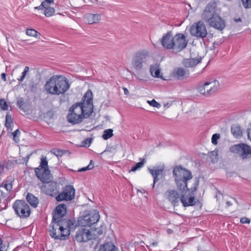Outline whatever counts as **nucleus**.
I'll return each mask as SVG.
<instances>
[{
	"mask_svg": "<svg viewBox=\"0 0 251 251\" xmlns=\"http://www.w3.org/2000/svg\"><path fill=\"white\" fill-rule=\"evenodd\" d=\"M0 107L3 110H6L7 109L8 106L4 99H0Z\"/></svg>",
	"mask_w": 251,
	"mask_h": 251,
	"instance_id": "nucleus-42",
	"label": "nucleus"
},
{
	"mask_svg": "<svg viewBox=\"0 0 251 251\" xmlns=\"http://www.w3.org/2000/svg\"><path fill=\"white\" fill-rule=\"evenodd\" d=\"M165 197L166 199L171 202L174 205H177L180 201L181 194L175 190H168L165 192Z\"/></svg>",
	"mask_w": 251,
	"mask_h": 251,
	"instance_id": "nucleus-16",
	"label": "nucleus"
},
{
	"mask_svg": "<svg viewBox=\"0 0 251 251\" xmlns=\"http://www.w3.org/2000/svg\"><path fill=\"white\" fill-rule=\"evenodd\" d=\"M69 87L70 84L66 77L57 75L51 76L44 86L47 93L55 95L65 93Z\"/></svg>",
	"mask_w": 251,
	"mask_h": 251,
	"instance_id": "nucleus-3",
	"label": "nucleus"
},
{
	"mask_svg": "<svg viewBox=\"0 0 251 251\" xmlns=\"http://www.w3.org/2000/svg\"><path fill=\"white\" fill-rule=\"evenodd\" d=\"M89 169L87 168V167H85L79 169L78 172L85 171Z\"/></svg>",
	"mask_w": 251,
	"mask_h": 251,
	"instance_id": "nucleus-56",
	"label": "nucleus"
},
{
	"mask_svg": "<svg viewBox=\"0 0 251 251\" xmlns=\"http://www.w3.org/2000/svg\"><path fill=\"white\" fill-rule=\"evenodd\" d=\"M94 167V164L93 160H90L89 164L87 166V168L91 170Z\"/></svg>",
	"mask_w": 251,
	"mask_h": 251,
	"instance_id": "nucleus-50",
	"label": "nucleus"
},
{
	"mask_svg": "<svg viewBox=\"0 0 251 251\" xmlns=\"http://www.w3.org/2000/svg\"><path fill=\"white\" fill-rule=\"evenodd\" d=\"M0 251H6V248L5 246L3 245H0Z\"/></svg>",
	"mask_w": 251,
	"mask_h": 251,
	"instance_id": "nucleus-53",
	"label": "nucleus"
},
{
	"mask_svg": "<svg viewBox=\"0 0 251 251\" xmlns=\"http://www.w3.org/2000/svg\"><path fill=\"white\" fill-rule=\"evenodd\" d=\"M28 71H29V67L28 66H26L24 69V72L22 73V76L20 77V78L18 79V81L20 82H22L24 80V79L25 78L26 74L28 72Z\"/></svg>",
	"mask_w": 251,
	"mask_h": 251,
	"instance_id": "nucleus-37",
	"label": "nucleus"
},
{
	"mask_svg": "<svg viewBox=\"0 0 251 251\" xmlns=\"http://www.w3.org/2000/svg\"><path fill=\"white\" fill-rule=\"evenodd\" d=\"M43 184H38L41 190L45 194L52 195V193L55 189L56 184L52 181V176L50 175V179L47 182L42 181Z\"/></svg>",
	"mask_w": 251,
	"mask_h": 251,
	"instance_id": "nucleus-15",
	"label": "nucleus"
},
{
	"mask_svg": "<svg viewBox=\"0 0 251 251\" xmlns=\"http://www.w3.org/2000/svg\"><path fill=\"white\" fill-rule=\"evenodd\" d=\"M188 44L185 36L182 33H177L173 37L172 49L176 52L181 51L185 49Z\"/></svg>",
	"mask_w": 251,
	"mask_h": 251,
	"instance_id": "nucleus-10",
	"label": "nucleus"
},
{
	"mask_svg": "<svg viewBox=\"0 0 251 251\" xmlns=\"http://www.w3.org/2000/svg\"><path fill=\"white\" fill-rule=\"evenodd\" d=\"M51 152L53 153L57 157H61L64 154V151L58 149H53L51 151Z\"/></svg>",
	"mask_w": 251,
	"mask_h": 251,
	"instance_id": "nucleus-36",
	"label": "nucleus"
},
{
	"mask_svg": "<svg viewBox=\"0 0 251 251\" xmlns=\"http://www.w3.org/2000/svg\"><path fill=\"white\" fill-rule=\"evenodd\" d=\"M24 101L23 98H20L18 100L17 105L20 109H23L22 107L24 105Z\"/></svg>",
	"mask_w": 251,
	"mask_h": 251,
	"instance_id": "nucleus-45",
	"label": "nucleus"
},
{
	"mask_svg": "<svg viewBox=\"0 0 251 251\" xmlns=\"http://www.w3.org/2000/svg\"><path fill=\"white\" fill-rule=\"evenodd\" d=\"M164 169L165 166L164 165L160 166H155L152 169L149 168L150 173L153 177V187H154V184L159 181V179L158 178V176L161 175Z\"/></svg>",
	"mask_w": 251,
	"mask_h": 251,
	"instance_id": "nucleus-21",
	"label": "nucleus"
},
{
	"mask_svg": "<svg viewBox=\"0 0 251 251\" xmlns=\"http://www.w3.org/2000/svg\"><path fill=\"white\" fill-rule=\"evenodd\" d=\"M207 22L210 26L219 30H223L226 25V21L221 17H210Z\"/></svg>",
	"mask_w": 251,
	"mask_h": 251,
	"instance_id": "nucleus-14",
	"label": "nucleus"
},
{
	"mask_svg": "<svg viewBox=\"0 0 251 251\" xmlns=\"http://www.w3.org/2000/svg\"><path fill=\"white\" fill-rule=\"evenodd\" d=\"M99 17H83V21L85 23L92 24L98 22L100 20Z\"/></svg>",
	"mask_w": 251,
	"mask_h": 251,
	"instance_id": "nucleus-27",
	"label": "nucleus"
},
{
	"mask_svg": "<svg viewBox=\"0 0 251 251\" xmlns=\"http://www.w3.org/2000/svg\"><path fill=\"white\" fill-rule=\"evenodd\" d=\"M13 208L20 218H27L31 213L29 206L25 201L17 200L13 204Z\"/></svg>",
	"mask_w": 251,
	"mask_h": 251,
	"instance_id": "nucleus-8",
	"label": "nucleus"
},
{
	"mask_svg": "<svg viewBox=\"0 0 251 251\" xmlns=\"http://www.w3.org/2000/svg\"><path fill=\"white\" fill-rule=\"evenodd\" d=\"M0 187H2V190H3L4 191H6L5 192L7 193V195L10 193L12 189V185L11 183H7L3 182L0 185Z\"/></svg>",
	"mask_w": 251,
	"mask_h": 251,
	"instance_id": "nucleus-30",
	"label": "nucleus"
},
{
	"mask_svg": "<svg viewBox=\"0 0 251 251\" xmlns=\"http://www.w3.org/2000/svg\"><path fill=\"white\" fill-rule=\"evenodd\" d=\"M46 251H51V250H47Z\"/></svg>",
	"mask_w": 251,
	"mask_h": 251,
	"instance_id": "nucleus-64",
	"label": "nucleus"
},
{
	"mask_svg": "<svg viewBox=\"0 0 251 251\" xmlns=\"http://www.w3.org/2000/svg\"><path fill=\"white\" fill-rule=\"evenodd\" d=\"M2 245V240L1 239V238L0 237V245Z\"/></svg>",
	"mask_w": 251,
	"mask_h": 251,
	"instance_id": "nucleus-63",
	"label": "nucleus"
},
{
	"mask_svg": "<svg viewBox=\"0 0 251 251\" xmlns=\"http://www.w3.org/2000/svg\"><path fill=\"white\" fill-rule=\"evenodd\" d=\"M150 72L151 75L156 77H160V70L155 67H151Z\"/></svg>",
	"mask_w": 251,
	"mask_h": 251,
	"instance_id": "nucleus-33",
	"label": "nucleus"
},
{
	"mask_svg": "<svg viewBox=\"0 0 251 251\" xmlns=\"http://www.w3.org/2000/svg\"><path fill=\"white\" fill-rule=\"evenodd\" d=\"M5 119V126L9 127L11 126V124L13 122V119L9 114H6Z\"/></svg>",
	"mask_w": 251,
	"mask_h": 251,
	"instance_id": "nucleus-35",
	"label": "nucleus"
},
{
	"mask_svg": "<svg viewBox=\"0 0 251 251\" xmlns=\"http://www.w3.org/2000/svg\"><path fill=\"white\" fill-rule=\"evenodd\" d=\"M157 244L158 243L157 242H153L151 243V245L152 246H156Z\"/></svg>",
	"mask_w": 251,
	"mask_h": 251,
	"instance_id": "nucleus-58",
	"label": "nucleus"
},
{
	"mask_svg": "<svg viewBox=\"0 0 251 251\" xmlns=\"http://www.w3.org/2000/svg\"><path fill=\"white\" fill-rule=\"evenodd\" d=\"M1 77L2 78V79H3L4 81H6V75L5 73H2L1 75Z\"/></svg>",
	"mask_w": 251,
	"mask_h": 251,
	"instance_id": "nucleus-54",
	"label": "nucleus"
},
{
	"mask_svg": "<svg viewBox=\"0 0 251 251\" xmlns=\"http://www.w3.org/2000/svg\"><path fill=\"white\" fill-rule=\"evenodd\" d=\"M91 232L93 235V239H96L103 233L102 230L99 228H95V229L92 230Z\"/></svg>",
	"mask_w": 251,
	"mask_h": 251,
	"instance_id": "nucleus-34",
	"label": "nucleus"
},
{
	"mask_svg": "<svg viewBox=\"0 0 251 251\" xmlns=\"http://www.w3.org/2000/svg\"><path fill=\"white\" fill-rule=\"evenodd\" d=\"M50 234L55 239L63 240L66 239L70 233V228L73 224L69 219L52 221Z\"/></svg>",
	"mask_w": 251,
	"mask_h": 251,
	"instance_id": "nucleus-4",
	"label": "nucleus"
},
{
	"mask_svg": "<svg viewBox=\"0 0 251 251\" xmlns=\"http://www.w3.org/2000/svg\"><path fill=\"white\" fill-rule=\"evenodd\" d=\"M212 153L213 154V155H215V159H217L216 158V156L217 155V152H215V151H212Z\"/></svg>",
	"mask_w": 251,
	"mask_h": 251,
	"instance_id": "nucleus-60",
	"label": "nucleus"
},
{
	"mask_svg": "<svg viewBox=\"0 0 251 251\" xmlns=\"http://www.w3.org/2000/svg\"><path fill=\"white\" fill-rule=\"evenodd\" d=\"M123 90L125 95H127L129 94V91L126 88H123Z\"/></svg>",
	"mask_w": 251,
	"mask_h": 251,
	"instance_id": "nucleus-55",
	"label": "nucleus"
},
{
	"mask_svg": "<svg viewBox=\"0 0 251 251\" xmlns=\"http://www.w3.org/2000/svg\"><path fill=\"white\" fill-rule=\"evenodd\" d=\"M113 129L109 128L103 131V134L102 136L104 140H107L113 136Z\"/></svg>",
	"mask_w": 251,
	"mask_h": 251,
	"instance_id": "nucleus-29",
	"label": "nucleus"
},
{
	"mask_svg": "<svg viewBox=\"0 0 251 251\" xmlns=\"http://www.w3.org/2000/svg\"><path fill=\"white\" fill-rule=\"evenodd\" d=\"M7 196V193L2 190V187H0V201L5 200Z\"/></svg>",
	"mask_w": 251,
	"mask_h": 251,
	"instance_id": "nucleus-43",
	"label": "nucleus"
},
{
	"mask_svg": "<svg viewBox=\"0 0 251 251\" xmlns=\"http://www.w3.org/2000/svg\"><path fill=\"white\" fill-rule=\"evenodd\" d=\"M230 151L240 157L243 159L251 157V147L245 143H240L232 146Z\"/></svg>",
	"mask_w": 251,
	"mask_h": 251,
	"instance_id": "nucleus-7",
	"label": "nucleus"
},
{
	"mask_svg": "<svg viewBox=\"0 0 251 251\" xmlns=\"http://www.w3.org/2000/svg\"><path fill=\"white\" fill-rule=\"evenodd\" d=\"M186 75V71L182 68L175 69L172 74V77L178 80L183 79Z\"/></svg>",
	"mask_w": 251,
	"mask_h": 251,
	"instance_id": "nucleus-22",
	"label": "nucleus"
},
{
	"mask_svg": "<svg viewBox=\"0 0 251 251\" xmlns=\"http://www.w3.org/2000/svg\"><path fill=\"white\" fill-rule=\"evenodd\" d=\"M26 200L33 207L35 208L37 206L39 201L38 198L30 193H28L26 196Z\"/></svg>",
	"mask_w": 251,
	"mask_h": 251,
	"instance_id": "nucleus-25",
	"label": "nucleus"
},
{
	"mask_svg": "<svg viewBox=\"0 0 251 251\" xmlns=\"http://www.w3.org/2000/svg\"><path fill=\"white\" fill-rule=\"evenodd\" d=\"M30 90L32 91H35L37 89L36 85H32L30 86Z\"/></svg>",
	"mask_w": 251,
	"mask_h": 251,
	"instance_id": "nucleus-52",
	"label": "nucleus"
},
{
	"mask_svg": "<svg viewBox=\"0 0 251 251\" xmlns=\"http://www.w3.org/2000/svg\"><path fill=\"white\" fill-rule=\"evenodd\" d=\"M226 204L228 206H229L231 205V203L229 202V201H227L226 202Z\"/></svg>",
	"mask_w": 251,
	"mask_h": 251,
	"instance_id": "nucleus-62",
	"label": "nucleus"
},
{
	"mask_svg": "<svg viewBox=\"0 0 251 251\" xmlns=\"http://www.w3.org/2000/svg\"><path fill=\"white\" fill-rule=\"evenodd\" d=\"M173 44V37L171 32H168L164 35L161 39V44L166 49H172Z\"/></svg>",
	"mask_w": 251,
	"mask_h": 251,
	"instance_id": "nucleus-20",
	"label": "nucleus"
},
{
	"mask_svg": "<svg viewBox=\"0 0 251 251\" xmlns=\"http://www.w3.org/2000/svg\"><path fill=\"white\" fill-rule=\"evenodd\" d=\"M50 5H47V6L44 9V14L45 16H53L55 13V9L50 6Z\"/></svg>",
	"mask_w": 251,
	"mask_h": 251,
	"instance_id": "nucleus-28",
	"label": "nucleus"
},
{
	"mask_svg": "<svg viewBox=\"0 0 251 251\" xmlns=\"http://www.w3.org/2000/svg\"><path fill=\"white\" fill-rule=\"evenodd\" d=\"M173 177L177 190L181 192L180 201L184 207L193 206L196 204L193 192L199 185V180L196 178L193 186L189 187L188 183L192 180L193 175L188 169L181 166L175 167L173 171Z\"/></svg>",
	"mask_w": 251,
	"mask_h": 251,
	"instance_id": "nucleus-1",
	"label": "nucleus"
},
{
	"mask_svg": "<svg viewBox=\"0 0 251 251\" xmlns=\"http://www.w3.org/2000/svg\"><path fill=\"white\" fill-rule=\"evenodd\" d=\"M147 102L151 106L160 108L161 104L157 102L155 100H148Z\"/></svg>",
	"mask_w": 251,
	"mask_h": 251,
	"instance_id": "nucleus-38",
	"label": "nucleus"
},
{
	"mask_svg": "<svg viewBox=\"0 0 251 251\" xmlns=\"http://www.w3.org/2000/svg\"><path fill=\"white\" fill-rule=\"evenodd\" d=\"M145 163V160L144 159H142L141 162L137 163L134 166L131 168L130 172H135L136 170L141 169L143 167Z\"/></svg>",
	"mask_w": 251,
	"mask_h": 251,
	"instance_id": "nucleus-31",
	"label": "nucleus"
},
{
	"mask_svg": "<svg viewBox=\"0 0 251 251\" xmlns=\"http://www.w3.org/2000/svg\"><path fill=\"white\" fill-rule=\"evenodd\" d=\"M35 173L38 178L41 181L47 182L50 179L51 174L46 157H42L40 166L35 168Z\"/></svg>",
	"mask_w": 251,
	"mask_h": 251,
	"instance_id": "nucleus-5",
	"label": "nucleus"
},
{
	"mask_svg": "<svg viewBox=\"0 0 251 251\" xmlns=\"http://www.w3.org/2000/svg\"><path fill=\"white\" fill-rule=\"evenodd\" d=\"M91 16H100V15L99 14H91Z\"/></svg>",
	"mask_w": 251,
	"mask_h": 251,
	"instance_id": "nucleus-61",
	"label": "nucleus"
},
{
	"mask_svg": "<svg viewBox=\"0 0 251 251\" xmlns=\"http://www.w3.org/2000/svg\"><path fill=\"white\" fill-rule=\"evenodd\" d=\"M190 32L192 36L197 38H204L207 35V31L204 23L201 21L194 23L190 27Z\"/></svg>",
	"mask_w": 251,
	"mask_h": 251,
	"instance_id": "nucleus-9",
	"label": "nucleus"
},
{
	"mask_svg": "<svg viewBox=\"0 0 251 251\" xmlns=\"http://www.w3.org/2000/svg\"><path fill=\"white\" fill-rule=\"evenodd\" d=\"M231 131L233 136L236 138H239L242 135V130L241 127L238 125H234L232 126Z\"/></svg>",
	"mask_w": 251,
	"mask_h": 251,
	"instance_id": "nucleus-26",
	"label": "nucleus"
},
{
	"mask_svg": "<svg viewBox=\"0 0 251 251\" xmlns=\"http://www.w3.org/2000/svg\"><path fill=\"white\" fill-rule=\"evenodd\" d=\"M43 2H44L46 5H50L51 4H53L54 3V0H44Z\"/></svg>",
	"mask_w": 251,
	"mask_h": 251,
	"instance_id": "nucleus-51",
	"label": "nucleus"
},
{
	"mask_svg": "<svg viewBox=\"0 0 251 251\" xmlns=\"http://www.w3.org/2000/svg\"><path fill=\"white\" fill-rule=\"evenodd\" d=\"M204 14L205 16H219L220 12L216 3L214 2L208 3L205 7Z\"/></svg>",
	"mask_w": 251,
	"mask_h": 251,
	"instance_id": "nucleus-19",
	"label": "nucleus"
},
{
	"mask_svg": "<svg viewBox=\"0 0 251 251\" xmlns=\"http://www.w3.org/2000/svg\"><path fill=\"white\" fill-rule=\"evenodd\" d=\"M241 1L245 8H251V0H241Z\"/></svg>",
	"mask_w": 251,
	"mask_h": 251,
	"instance_id": "nucleus-41",
	"label": "nucleus"
},
{
	"mask_svg": "<svg viewBox=\"0 0 251 251\" xmlns=\"http://www.w3.org/2000/svg\"><path fill=\"white\" fill-rule=\"evenodd\" d=\"M206 85H208V82H205L204 84L202 86H200L198 88L199 92L201 94L203 95H205V96H206L205 88V87L207 86Z\"/></svg>",
	"mask_w": 251,
	"mask_h": 251,
	"instance_id": "nucleus-40",
	"label": "nucleus"
},
{
	"mask_svg": "<svg viewBox=\"0 0 251 251\" xmlns=\"http://www.w3.org/2000/svg\"><path fill=\"white\" fill-rule=\"evenodd\" d=\"M201 60V57L196 58H190L184 60L183 64L186 67H193L200 63Z\"/></svg>",
	"mask_w": 251,
	"mask_h": 251,
	"instance_id": "nucleus-24",
	"label": "nucleus"
},
{
	"mask_svg": "<svg viewBox=\"0 0 251 251\" xmlns=\"http://www.w3.org/2000/svg\"><path fill=\"white\" fill-rule=\"evenodd\" d=\"M93 239L92 232L88 228L83 227L79 228L75 235V240L77 242H86Z\"/></svg>",
	"mask_w": 251,
	"mask_h": 251,
	"instance_id": "nucleus-12",
	"label": "nucleus"
},
{
	"mask_svg": "<svg viewBox=\"0 0 251 251\" xmlns=\"http://www.w3.org/2000/svg\"><path fill=\"white\" fill-rule=\"evenodd\" d=\"M240 222L242 224H249L250 223V220L247 218H242L240 219Z\"/></svg>",
	"mask_w": 251,
	"mask_h": 251,
	"instance_id": "nucleus-48",
	"label": "nucleus"
},
{
	"mask_svg": "<svg viewBox=\"0 0 251 251\" xmlns=\"http://www.w3.org/2000/svg\"><path fill=\"white\" fill-rule=\"evenodd\" d=\"M75 189L72 185L65 186L62 192L59 193L55 199L57 201H69L74 198Z\"/></svg>",
	"mask_w": 251,
	"mask_h": 251,
	"instance_id": "nucleus-11",
	"label": "nucleus"
},
{
	"mask_svg": "<svg viewBox=\"0 0 251 251\" xmlns=\"http://www.w3.org/2000/svg\"><path fill=\"white\" fill-rule=\"evenodd\" d=\"M248 138L251 141V124L247 129Z\"/></svg>",
	"mask_w": 251,
	"mask_h": 251,
	"instance_id": "nucleus-47",
	"label": "nucleus"
},
{
	"mask_svg": "<svg viewBox=\"0 0 251 251\" xmlns=\"http://www.w3.org/2000/svg\"><path fill=\"white\" fill-rule=\"evenodd\" d=\"M99 251H118V249L111 242H107L100 246Z\"/></svg>",
	"mask_w": 251,
	"mask_h": 251,
	"instance_id": "nucleus-23",
	"label": "nucleus"
},
{
	"mask_svg": "<svg viewBox=\"0 0 251 251\" xmlns=\"http://www.w3.org/2000/svg\"><path fill=\"white\" fill-rule=\"evenodd\" d=\"M93 94L88 90L80 102L70 107V113L68 115V121L73 124L81 123L84 119L88 118L93 112Z\"/></svg>",
	"mask_w": 251,
	"mask_h": 251,
	"instance_id": "nucleus-2",
	"label": "nucleus"
},
{
	"mask_svg": "<svg viewBox=\"0 0 251 251\" xmlns=\"http://www.w3.org/2000/svg\"><path fill=\"white\" fill-rule=\"evenodd\" d=\"M91 139L87 138L81 142V146L84 147H89L91 143Z\"/></svg>",
	"mask_w": 251,
	"mask_h": 251,
	"instance_id": "nucleus-39",
	"label": "nucleus"
},
{
	"mask_svg": "<svg viewBox=\"0 0 251 251\" xmlns=\"http://www.w3.org/2000/svg\"><path fill=\"white\" fill-rule=\"evenodd\" d=\"M67 206L65 204H60L57 205L55 208L56 213L53 215V221L58 220H63L65 219H62V217L66 214Z\"/></svg>",
	"mask_w": 251,
	"mask_h": 251,
	"instance_id": "nucleus-18",
	"label": "nucleus"
},
{
	"mask_svg": "<svg viewBox=\"0 0 251 251\" xmlns=\"http://www.w3.org/2000/svg\"><path fill=\"white\" fill-rule=\"evenodd\" d=\"M47 5H46V4L44 2H42L40 5L38 6H36L35 7V9H38V10H44V9L47 7Z\"/></svg>",
	"mask_w": 251,
	"mask_h": 251,
	"instance_id": "nucleus-46",
	"label": "nucleus"
},
{
	"mask_svg": "<svg viewBox=\"0 0 251 251\" xmlns=\"http://www.w3.org/2000/svg\"><path fill=\"white\" fill-rule=\"evenodd\" d=\"M208 85L205 87L206 96H209L216 93L220 88V84L217 80L207 81Z\"/></svg>",
	"mask_w": 251,
	"mask_h": 251,
	"instance_id": "nucleus-17",
	"label": "nucleus"
},
{
	"mask_svg": "<svg viewBox=\"0 0 251 251\" xmlns=\"http://www.w3.org/2000/svg\"><path fill=\"white\" fill-rule=\"evenodd\" d=\"M26 34L29 36L37 37L38 34H40V33L32 28H27Z\"/></svg>",
	"mask_w": 251,
	"mask_h": 251,
	"instance_id": "nucleus-32",
	"label": "nucleus"
},
{
	"mask_svg": "<svg viewBox=\"0 0 251 251\" xmlns=\"http://www.w3.org/2000/svg\"><path fill=\"white\" fill-rule=\"evenodd\" d=\"M220 138V134H214L212 135V143L216 145L217 144V140Z\"/></svg>",
	"mask_w": 251,
	"mask_h": 251,
	"instance_id": "nucleus-44",
	"label": "nucleus"
},
{
	"mask_svg": "<svg viewBox=\"0 0 251 251\" xmlns=\"http://www.w3.org/2000/svg\"><path fill=\"white\" fill-rule=\"evenodd\" d=\"M234 21L235 22H241V19L240 18H234L233 19Z\"/></svg>",
	"mask_w": 251,
	"mask_h": 251,
	"instance_id": "nucleus-57",
	"label": "nucleus"
},
{
	"mask_svg": "<svg viewBox=\"0 0 251 251\" xmlns=\"http://www.w3.org/2000/svg\"><path fill=\"white\" fill-rule=\"evenodd\" d=\"M173 230H172V229H168L167 230V232H168V233H169V234H171V233H173Z\"/></svg>",
	"mask_w": 251,
	"mask_h": 251,
	"instance_id": "nucleus-59",
	"label": "nucleus"
},
{
	"mask_svg": "<svg viewBox=\"0 0 251 251\" xmlns=\"http://www.w3.org/2000/svg\"><path fill=\"white\" fill-rule=\"evenodd\" d=\"M20 131H19V130L18 129L16 130L14 132H13L12 133V135L13 136L14 140H15L16 136L20 135Z\"/></svg>",
	"mask_w": 251,
	"mask_h": 251,
	"instance_id": "nucleus-49",
	"label": "nucleus"
},
{
	"mask_svg": "<svg viewBox=\"0 0 251 251\" xmlns=\"http://www.w3.org/2000/svg\"><path fill=\"white\" fill-rule=\"evenodd\" d=\"M99 218L100 215L99 213L94 210L81 218L79 222L82 226H90L93 224L98 222Z\"/></svg>",
	"mask_w": 251,
	"mask_h": 251,
	"instance_id": "nucleus-13",
	"label": "nucleus"
},
{
	"mask_svg": "<svg viewBox=\"0 0 251 251\" xmlns=\"http://www.w3.org/2000/svg\"><path fill=\"white\" fill-rule=\"evenodd\" d=\"M149 57V52L147 50L138 51L133 56L131 64L134 69L137 71L141 70L143 64L146 63Z\"/></svg>",
	"mask_w": 251,
	"mask_h": 251,
	"instance_id": "nucleus-6",
	"label": "nucleus"
}]
</instances>
